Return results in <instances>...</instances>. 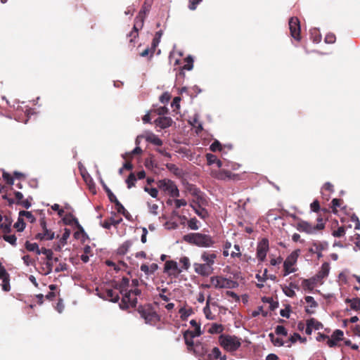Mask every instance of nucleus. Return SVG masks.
<instances>
[{
    "instance_id": "obj_1",
    "label": "nucleus",
    "mask_w": 360,
    "mask_h": 360,
    "mask_svg": "<svg viewBox=\"0 0 360 360\" xmlns=\"http://www.w3.org/2000/svg\"><path fill=\"white\" fill-rule=\"evenodd\" d=\"M182 240L190 245L204 248L213 247L215 243L210 235L202 233H190L184 235Z\"/></svg>"
},
{
    "instance_id": "obj_2",
    "label": "nucleus",
    "mask_w": 360,
    "mask_h": 360,
    "mask_svg": "<svg viewBox=\"0 0 360 360\" xmlns=\"http://www.w3.org/2000/svg\"><path fill=\"white\" fill-rule=\"evenodd\" d=\"M219 342L221 347L227 352H233L237 351L241 346L240 339L236 335L220 334Z\"/></svg>"
},
{
    "instance_id": "obj_3",
    "label": "nucleus",
    "mask_w": 360,
    "mask_h": 360,
    "mask_svg": "<svg viewBox=\"0 0 360 360\" xmlns=\"http://www.w3.org/2000/svg\"><path fill=\"white\" fill-rule=\"evenodd\" d=\"M300 250L299 249L294 250L287 257L283 262V276H287L291 273L296 271L295 269L291 268L297 260Z\"/></svg>"
},
{
    "instance_id": "obj_4",
    "label": "nucleus",
    "mask_w": 360,
    "mask_h": 360,
    "mask_svg": "<svg viewBox=\"0 0 360 360\" xmlns=\"http://www.w3.org/2000/svg\"><path fill=\"white\" fill-rule=\"evenodd\" d=\"M158 186L164 191H167L169 195L172 198H177L179 196V191L176 185L170 179L160 180L158 183Z\"/></svg>"
},
{
    "instance_id": "obj_5",
    "label": "nucleus",
    "mask_w": 360,
    "mask_h": 360,
    "mask_svg": "<svg viewBox=\"0 0 360 360\" xmlns=\"http://www.w3.org/2000/svg\"><path fill=\"white\" fill-rule=\"evenodd\" d=\"M324 227V224H317L316 226H312L310 223L304 220H300L296 225L298 231L308 234L315 233L316 231L323 229Z\"/></svg>"
},
{
    "instance_id": "obj_6",
    "label": "nucleus",
    "mask_w": 360,
    "mask_h": 360,
    "mask_svg": "<svg viewBox=\"0 0 360 360\" xmlns=\"http://www.w3.org/2000/svg\"><path fill=\"white\" fill-rule=\"evenodd\" d=\"M210 280L212 283L216 282L214 283L216 288H236L238 286V282L231 278L212 276Z\"/></svg>"
},
{
    "instance_id": "obj_7",
    "label": "nucleus",
    "mask_w": 360,
    "mask_h": 360,
    "mask_svg": "<svg viewBox=\"0 0 360 360\" xmlns=\"http://www.w3.org/2000/svg\"><path fill=\"white\" fill-rule=\"evenodd\" d=\"M269 248V240L266 238H263L258 243L257 247V257L259 262H262L265 260Z\"/></svg>"
},
{
    "instance_id": "obj_8",
    "label": "nucleus",
    "mask_w": 360,
    "mask_h": 360,
    "mask_svg": "<svg viewBox=\"0 0 360 360\" xmlns=\"http://www.w3.org/2000/svg\"><path fill=\"white\" fill-rule=\"evenodd\" d=\"M289 29L290 35L297 41H300V22L297 17H292L289 20Z\"/></svg>"
},
{
    "instance_id": "obj_9",
    "label": "nucleus",
    "mask_w": 360,
    "mask_h": 360,
    "mask_svg": "<svg viewBox=\"0 0 360 360\" xmlns=\"http://www.w3.org/2000/svg\"><path fill=\"white\" fill-rule=\"evenodd\" d=\"M194 271L195 272L201 276H210L214 271L212 266H210L206 265V264H200V263H194L193 264Z\"/></svg>"
},
{
    "instance_id": "obj_10",
    "label": "nucleus",
    "mask_w": 360,
    "mask_h": 360,
    "mask_svg": "<svg viewBox=\"0 0 360 360\" xmlns=\"http://www.w3.org/2000/svg\"><path fill=\"white\" fill-rule=\"evenodd\" d=\"M174 123L175 124L170 117L166 116H160L154 120L155 127L162 129L171 127Z\"/></svg>"
},
{
    "instance_id": "obj_11",
    "label": "nucleus",
    "mask_w": 360,
    "mask_h": 360,
    "mask_svg": "<svg viewBox=\"0 0 360 360\" xmlns=\"http://www.w3.org/2000/svg\"><path fill=\"white\" fill-rule=\"evenodd\" d=\"M98 295L99 297L113 303H117L120 300L119 294L115 292L112 289H106L104 292L98 293Z\"/></svg>"
},
{
    "instance_id": "obj_12",
    "label": "nucleus",
    "mask_w": 360,
    "mask_h": 360,
    "mask_svg": "<svg viewBox=\"0 0 360 360\" xmlns=\"http://www.w3.org/2000/svg\"><path fill=\"white\" fill-rule=\"evenodd\" d=\"M50 252V255L44 254L46 255V258L47 261L45 263L47 271L44 274V275L47 276L50 274L53 271V262H58L59 261V258L53 257V252L51 249H47Z\"/></svg>"
},
{
    "instance_id": "obj_13",
    "label": "nucleus",
    "mask_w": 360,
    "mask_h": 360,
    "mask_svg": "<svg viewBox=\"0 0 360 360\" xmlns=\"http://www.w3.org/2000/svg\"><path fill=\"white\" fill-rule=\"evenodd\" d=\"M344 333L340 329H336L331 335V338H328L327 345L330 347H335L338 345V342L343 340Z\"/></svg>"
},
{
    "instance_id": "obj_14",
    "label": "nucleus",
    "mask_w": 360,
    "mask_h": 360,
    "mask_svg": "<svg viewBox=\"0 0 360 360\" xmlns=\"http://www.w3.org/2000/svg\"><path fill=\"white\" fill-rule=\"evenodd\" d=\"M25 247L27 250H28L30 252H34L37 255L46 254V253H47V255H50V252L49 250H47V248H41L40 249L37 243H32L30 241L27 240L25 243Z\"/></svg>"
},
{
    "instance_id": "obj_15",
    "label": "nucleus",
    "mask_w": 360,
    "mask_h": 360,
    "mask_svg": "<svg viewBox=\"0 0 360 360\" xmlns=\"http://www.w3.org/2000/svg\"><path fill=\"white\" fill-rule=\"evenodd\" d=\"M70 234L71 231L69 229L65 228L59 241L53 245L54 250L58 252L61 251L62 248L67 244V240L69 238Z\"/></svg>"
},
{
    "instance_id": "obj_16",
    "label": "nucleus",
    "mask_w": 360,
    "mask_h": 360,
    "mask_svg": "<svg viewBox=\"0 0 360 360\" xmlns=\"http://www.w3.org/2000/svg\"><path fill=\"white\" fill-rule=\"evenodd\" d=\"M111 214H112V217H110L109 218V219L100 222V225L103 228L106 229H110L111 228V226H116L122 221V217H120L117 219H115L114 218V216L115 215V212H112Z\"/></svg>"
},
{
    "instance_id": "obj_17",
    "label": "nucleus",
    "mask_w": 360,
    "mask_h": 360,
    "mask_svg": "<svg viewBox=\"0 0 360 360\" xmlns=\"http://www.w3.org/2000/svg\"><path fill=\"white\" fill-rule=\"evenodd\" d=\"M330 272V264L328 262H324L322 264L321 269L319 272L315 275L316 278L320 281L326 277H327Z\"/></svg>"
},
{
    "instance_id": "obj_18",
    "label": "nucleus",
    "mask_w": 360,
    "mask_h": 360,
    "mask_svg": "<svg viewBox=\"0 0 360 360\" xmlns=\"http://www.w3.org/2000/svg\"><path fill=\"white\" fill-rule=\"evenodd\" d=\"M217 258V255L215 253L209 254L207 252H203L200 256L201 260H202L206 265L210 266H212L214 264V260Z\"/></svg>"
},
{
    "instance_id": "obj_19",
    "label": "nucleus",
    "mask_w": 360,
    "mask_h": 360,
    "mask_svg": "<svg viewBox=\"0 0 360 360\" xmlns=\"http://www.w3.org/2000/svg\"><path fill=\"white\" fill-rule=\"evenodd\" d=\"M133 242L131 240H127L124 241L122 245H120L117 249L116 253L118 255H124L127 254L132 246Z\"/></svg>"
},
{
    "instance_id": "obj_20",
    "label": "nucleus",
    "mask_w": 360,
    "mask_h": 360,
    "mask_svg": "<svg viewBox=\"0 0 360 360\" xmlns=\"http://www.w3.org/2000/svg\"><path fill=\"white\" fill-rule=\"evenodd\" d=\"M185 61L186 63L183 66L182 69L179 71V75L184 76V75H185V73L184 72V70L190 71L193 68L194 59L192 56L188 55L186 58Z\"/></svg>"
},
{
    "instance_id": "obj_21",
    "label": "nucleus",
    "mask_w": 360,
    "mask_h": 360,
    "mask_svg": "<svg viewBox=\"0 0 360 360\" xmlns=\"http://www.w3.org/2000/svg\"><path fill=\"white\" fill-rule=\"evenodd\" d=\"M169 270L176 271L178 273L182 271V269H179L177 262L174 260L167 261L165 264L164 271L168 272Z\"/></svg>"
},
{
    "instance_id": "obj_22",
    "label": "nucleus",
    "mask_w": 360,
    "mask_h": 360,
    "mask_svg": "<svg viewBox=\"0 0 360 360\" xmlns=\"http://www.w3.org/2000/svg\"><path fill=\"white\" fill-rule=\"evenodd\" d=\"M74 224L76 226L77 229H78V231H76L74 233V236L75 238H78V236L79 233L82 234L83 240H85L89 238L87 233L85 232L83 226L79 224L77 219H73Z\"/></svg>"
},
{
    "instance_id": "obj_23",
    "label": "nucleus",
    "mask_w": 360,
    "mask_h": 360,
    "mask_svg": "<svg viewBox=\"0 0 360 360\" xmlns=\"http://www.w3.org/2000/svg\"><path fill=\"white\" fill-rule=\"evenodd\" d=\"M318 281L319 280L314 276L310 278L304 279L302 282V285L304 288L312 290Z\"/></svg>"
},
{
    "instance_id": "obj_24",
    "label": "nucleus",
    "mask_w": 360,
    "mask_h": 360,
    "mask_svg": "<svg viewBox=\"0 0 360 360\" xmlns=\"http://www.w3.org/2000/svg\"><path fill=\"white\" fill-rule=\"evenodd\" d=\"M146 141L148 143H151L155 146H160L162 145V141L155 134L150 133L145 137Z\"/></svg>"
},
{
    "instance_id": "obj_25",
    "label": "nucleus",
    "mask_w": 360,
    "mask_h": 360,
    "mask_svg": "<svg viewBox=\"0 0 360 360\" xmlns=\"http://www.w3.org/2000/svg\"><path fill=\"white\" fill-rule=\"evenodd\" d=\"M4 222H2L3 224L1 226V229L3 230L4 233H9L12 231L11 226H12L13 220H12L11 217H8V216H4Z\"/></svg>"
},
{
    "instance_id": "obj_26",
    "label": "nucleus",
    "mask_w": 360,
    "mask_h": 360,
    "mask_svg": "<svg viewBox=\"0 0 360 360\" xmlns=\"http://www.w3.org/2000/svg\"><path fill=\"white\" fill-rule=\"evenodd\" d=\"M262 301L264 303L269 304V309L271 311H274L279 306V303L278 301H274L271 297H266L264 296L262 297Z\"/></svg>"
},
{
    "instance_id": "obj_27",
    "label": "nucleus",
    "mask_w": 360,
    "mask_h": 360,
    "mask_svg": "<svg viewBox=\"0 0 360 360\" xmlns=\"http://www.w3.org/2000/svg\"><path fill=\"white\" fill-rule=\"evenodd\" d=\"M224 326L222 324L214 323L209 328L208 333L210 334H222Z\"/></svg>"
},
{
    "instance_id": "obj_28",
    "label": "nucleus",
    "mask_w": 360,
    "mask_h": 360,
    "mask_svg": "<svg viewBox=\"0 0 360 360\" xmlns=\"http://www.w3.org/2000/svg\"><path fill=\"white\" fill-rule=\"evenodd\" d=\"M190 205L194 210L195 213L201 219H205L208 216L207 210L204 207H201L200 204H198V207H200V209L197 208L192 204H191Z\"/></svg>"
},
{
    "instance_id": "obj_29",
    "label": "nucleus",
    "mask_w": 360,
    "mask_h": 360,
    "mask_svg": "<svg viewBox=\"0 0 360 360\" xmlns=\"http://www.w3.org/2000/svg\"><path fill=\"white\" fill-rule=\"evenodd\" d=\"M296 288V285H295L292 283H290L289 286H285L284 288H283V292L287 297H293L295 295L294 288Z\"/></svg>"
},
{
    "instance_id": "obj_30",
    "label": "nucleus",
    "mask_w": 360,
    "mask_h": 360,
    "mask_svg": "<svg viewBox=\"0 0 360 360\" xmlns=\"http://www.w3.org/2000/svg\"><path fill=\"white\" fill-rule=\"evenodd\" d=\"M179 313L180 314V318L182 321H186L188 317L190 316L193 313L192 308H190L188 309H186L185 307H181L179 310Z\"/></svg>"
},
{
    "instance_id": "obj_31",
    "label": "nucleus",
    "mask_w": 360,
    "mask_h": 360,
    "mask_svg": "<svg viewBox=\"0 0 360 360\" xmlns=\"http://www.w3.org/2000/svg\"><path fill=\"white\" fill-rule=\"evenodd\" d=\"M138 312L140 314L141 317L145 319V317H146L148 314L152 311V309L150 307V306H143L140 305L138 307Z\"/></svg>"
},
{
    "instance_id": "obj_32",
    "label": "nucleus",
    "mask_w": 360,
    "mask_h": 360,
    "mask_svg": "<svg viewBox=\"0 0 360 360\" xmlns=\"http://www.w3.org/2000/svg\"><path fill=\"white\" fill-rule=\"evenodd\" d=\"M188 226L191 230L197 231L200 229V223L195 217H193L188 221Z\"/></svg>"
},
{
    "instance_id": "obj_33",
    "label": "nucleus",
    "mask_w": 360,
    "mask_h": 360,
    "mask_svg": "<svg viewBox=\"0 0 360 360\" xmlns=\"http://www.w3.org/2000/svg\"><path fill=\"white\" fill-rule=\"evenodd\" d=\"M18 231L22 232L26 227V223L22 217H18L17 221L13 225Z\"/></svg>"
},
{
    "instance_id": "obj_34",
    "label": "nucleus",
    "mask_w": 360,
    "mask_h": 360,
    "mask_svg": "<svg viewBox=\"0 0 360 360\" xmlns=\"http://www.w3.org/2000/svg\"><path fill=\"white\" fill-rule=\"evenodd\" d=\"M310 35L313 42L318 44L321 41V34L316 28L310 30Z\"/></svg>"
},
{
    "instance_id": "obj_35",
    "label": "nucleus",
    "mask_w": 360,
    "mask_h": 360,
    "mask_svg": "<svg viewBox=\"0 0 360 360\" xmlns=\"http://www.w3.org/2000/svg\"><path fill=\"white\" fill-rule=\"evenodd\" d=\"M129 285V279L127 277H123L122 281L115 285V288L117 290H122L123 288H127Z\"/></svg>"
},
{
    "instance_id": "obj_36",
    "label": "nucleus",
    "mask_w": 360,
    "mask_h": 360,
    "mask_svg": "<svg viewBox=\"0 0 360 360\" xmlns=\"http://www.w3.org/2000/svg\"><path fill=\"white\" fill-rule=\"evenodd\" d=\"M313 246L316 248V251H323L328 249V243L327 241L313 242Z\"/></svg>"
},
{
    "instance_id": "obj_37",
    "label": "nucleus",
    "mask_w": 360,
    "mask_h": 360,
    "mask_svg": "<svg viewBox=\"0 0 360 360\" xmlns=\"http://www.w3.org/2000/svg\"><path fill=\"white\" fill-rule=\"evenodd\" d=\"M158 318V315L157 314V313L152 310L150 312V314H148V315L146 317H145V323L146 324H151L153 322L157 321Z\"/></svg>"
},
{
    "instance_id": "obj_38",
    "label": "nucleus",
    "mask_w": 360,
    "mask_h": 360,
    "mask_svg": "<svg viewBox=\"0 0 360 360\" xmlns=\"http://www.w3.org/2000/svg\"><path fill=\"white\" fill-rule=\"evenodd\" d=\"M184 333L189 335L191 338V339H193L196 337L200 336L203 333V331L201 330V328H195L194 331L191 330H186L184 332Z\"/></svg>"
},
{
    "instance_id": "obj_39",
    "label": "nucleus",
    "mask_w": 360,
    "mask_h": 360,
    "mask_svg": "<svg viewBox=\"0 0 360 360\" xmlns=\"http://www.w3.org/2000/svg\"><path fill=\"white\" fill-rule=\"evenodd\" d=\"M221 354V350L219 349V348L217 347H214L212 350V353L207 354V360H211L212 357L216 359H218V358L220 357Z\"/></svg>"
},
{
    "instance_id": "obj_40",
    "label": "nucleus",
    "mask_w": 360,
    "mask_h": 360,
    "mask_svg": "<svg viewBox=\"0 0 360 360\" xmlns=\"http://www.w3.org/2000/svg\"><path fill=\"white\" fill-rule=\"evenodd\" d=\"M3 239L13 246H16L17 245V238L15 235H7V233H6L3 236Z\"/></svg>"
},
{
    "instance_id": "obj_41",
    "label": "nucleus",
    "mask_w": 360,
    "mask_h": 360,
    "mask_svg": "<svg viewBox=\"0 0 360 360\" xmlns=\"http://www.w3.org/2000/svg\"><path fill=\"white\" fill-rule=\"evenodd\" d=\"M73 219H77L72 213H68L63 218V221L65 225L71 226L74 224Z\"/></svg>"
},
{
    "instance_id": "obj_42",
    "label": "nucleus",
    "mask_w": 360,
    "mask_h": 360,
    "mask_svg": "<svg viewBox=\"0 0 360 360\" xmlns=\"http://www.w3.org/2000/svg\"><path fill=\"white\" fill-rule=\"evenodd\" d=\"M139 29L140 28L138 22H134L133 30L130 32V33L127 35L128 37H132L130 39V42H133L134 39H136L138 37V31Z\"/></svg>"
},
{
    "instance_id": "obj_43",
    "label": "nucleus",
    "mask_w": 360,
    "mask_h": 360,
    "mask_svg": "<svg viewBox=\"0 0 360 360\" xmlns=\"http://www.w3.org/2000/svg\"><path fill=\"white\" fill-rule=\"evenodd\" d=\"M126 184H127V188H131L134 186L135 182L136 181V178L134 173H131L126 179Z\"/></svg>"
},
{
    "instance_id": "obj_44",
    "label": "nucleus",
    "mask_w": 360,
    "mask_h": 360,
    "mask_svg": "<svg viewBox=\"0 0 360 360\" xmlns=\"http://www.w3.org/2000/svg\"><path fill=\"white\" fill-rule=\"evenodd\" d=\"M275 333L277 335L287 336L288 335V330H287V329L283 326L278 325L275 328Z\"/></svg>"
},
{
    "instance_id": "obj_45",
    "label": "nucleus",
    "mask_w": 360,
    "mask_h": 360,
    "mask_svg": "<svg viewBox=\"0 0 360 360\" xmlns=\"http://www.w3.org/2000/svg\"><path fill=\"white\" fill-rule=\"evenodd\" d=\"M183 336L185 340V344L188 346V349L191 352L193 348L195 347V343H194L193 339H191V337L188 338V335L186 333H184Z\"/></svg>"
},
{
    "instance_id": "obj_46",
    "label": "nucleus",
    "mask_w": 360,
    "mask_h": 360,
    "mask_svg": "<svg viewBox=\"0 0 360 360\" xmlns=\"http://www.w3.org/2000/svg\"><path fill=\"white\" fill-rule=\"evenodd\" d=\"M304 300L309 304L310 308H316L319 306L318 302L314 300L312 296H306Z\"/></svg>"
},
{
    "instance_id": "obj_47",
    "label": "nucleus",
    "mask_w": 360,
    "mask_h": 360,
    "mask_svg": "<svg viewBox=\"0 0 360 360\" xmlns=\"http://www.w3.org/2000/svg\"><path fill=\"white\" fill-rule=\"evenodd\" d=\"M210 150L212 152L221 151L222 149L221 144L218 140H214L210 146Z\"/></svg>"
},
{
    "instance_id": "obj_48",
    "label": "nucleus",
    "mask_w": 360,
    "mask_h": 360,
    "mask_svg": "<svg viewBox=\"0 0 360 360\" xmlns=\"http://www.w3.org/2000/svg\"><path fill=\"white\" fill-rule=\"evenodd\" d=\"M350 307L354 311L360 310V298H352V302L350 304Z\"/></svg>"
},
{
    "instance_id": "obj_49",
    "label": "nucleus",
    "mask_w": 360,
    "mask_h": 360,
    "mask_svg": "<svg viewBox=\"0 0 360 360\" xmlns=\"http://www.w3.org/2000/svg\"><path fill=\"white\" fill-rule=\"evenodd\" d=\"M144 191L147 192L152 198H156L158 195V191L156 188L144 187Z\"/></svg>"
},
{
    "instance_id": "obj_50",
    "label": "nucleus",
    "mask_w": 360,
    "mask_h": 360,
    "mask_svg": "<svg viewBox=\"0 0 360 360\" xmlns=\"http://www.w3.org/2000/svg\"><path fill=\"white\" fill-rule=\"evenodd\" d=\"M291 311V307L290 304H286L285 309H281L280 314L282 317L288 319Z\"/></svg>"
},
{
    "instance_id": "obj_51",
    "label": "nucleus",
    "mask_w": 360,
    "mask_h": 360,
    "mask_svg": "<svg viewBox=\"0 0 360 360\" xmlns=\"http://www.w3.org/2000/svg\"><path fill=\"white\" fill-rule=\"evenodd\" d=\"M171 98V95L168 91L164 92L159 98V101L164 104L169 103Z\"/></svg>"
},
{
    "instance_id": "obj_52",
    "label": "nucleus",
    "mask_w": 360,
    "mask_h": 360,
    "mask_svg": "<svg viewBox=\"0 0 360 360\" xmlns=\"http://www.w3.org/2000/svg\"><path fill=\"white\" fill-rule=\"evenodd\" d=\"M299 339H301V335L298 333H294L293 335L289 338L290 344L287 345L286 347H290L291 345L295 343Z\"/></svg>"
},
{
    "instance_id": "obj_53",
    "label": "nucleus",
    "mask_w": 360,
    "mask_h": 360,
    "mask_svg": "<svg viewBox=\"0 0 360 360\" xmlns=\"http://www.w3.org/2000/svg\"><path fill=\"white\" fill-rule=\"evenodd\" d=\"M3 179L8 185H13L14 184V178L11 176V175L6 172H4L2 174Z\"/></svg>"
},
{
    "instance_id": "obj_54",
    "label": "nucleus",
    "mask_w": 360,
    "mask_h": 360,
    "mask_svg": "<svg viewBox=\"0 0 360 360\" xmlns=\"http://www.w3.org/2000/svg\"><path fill=\"white\" fill-rule=\"evenodd\" d=\"M345 234V229L344 226H340L336 231L332 233V235L336 238H340Z\"/></svg>"
},
{
    "instance_id": "obj_55",
    "label": "nucleus",
    "mask_w": 360,
    "mask_h": 360,
    "mask_svg": "<svg viewBox=\"0 0 360 360\" xmlns=\"http://www.w3.org/2000/svg\"><path fill=\"white\" fill-rule=\"evenodd\" d=\"M180 263L182 264V268L184 270H188L191 266L189 258L187 257H183L180 259Z\"/></svg>"
},
{
    "instance_id": "obj_56",
    "label": "nucleus",
    "mask_w": 360,
    "mask_h": 360,
    "mask_svg": "<svg viewBox=\"0 0 360 360\" xmlns=\"http://www.w3.org/2000/svg\"><path fill=\"white\" fill-rule=\"evenodd\" d=\"M206 159H207V162L208 165H212L217 160V156L212 153H207Z\"/></svg>"
},
{
    "instance_id": "obj_57",
    "label": "nucleus",
    "mask_w": 360,
    "mask_h": 360,
    "mask_svg": "<svg viewBox=\"0 0 360 360\" xmlns=\"http://www.w3.org/2000/svg\"><path fill=\"white\" fill-rule=\"evenodd\" d=\"M308 320L314 321L311 324H312V328L314 329L315 330H318L322 329L323 328V325L320 321L315 319L314 318H310Z\"/></svg>"
},
{
    "instance_id": "obj_58",
    "label": "nucleus",
    "mask_w": 360,
    "mask_h": 360,
    "mask_svg": "<svg viewBox=\"0 0 360 360\" xmlns=\"http://www.w3.org/2000/svg\"><path fill=\"white\" fill-rule=\"evenodd\" d=\"M105 193L110 202L114 203L116 200H117V197L109 188H106Z\"/></svg>"
},
{
    "instance_id": "obj_59",
    "label": "nucleus",
    "mask_w": 360,
    "mask_h": 360,
    "mask_svg": "<svg viewBox=\"0 0 360 360\" xmlns=\"http://www.w3.org/2000/svg\"><path fill=\"white\" fill-rule=\"evenodd\" d=\"M31 200H32V196H28V198L24 200H21L18 205H22L26 209H29L32 206Z\"/></svg>"
},
{
    "instance_id": "obj_60",
    "label": "nucleus",
    "mask_w": 360,
    "mask_h": 360,
    "mask_svg": "<svg viewBox=\"0 0 360 360\" xmlns=\"http://www.w3.org/2000/svg\"><path fill=\"white\" fill-rule=\"evenodd\" d=\"M145 16L142 15V12H139L138 15L135 18L134 22H138L139 28H142L144 23Z\"/></svg>"
},
{
    "instance_id": "obj_61",
    "label": "nucleus",
    "mask_w": 360,
    "mask_h": 360,
    "mask_svg": "<svg viewBox=\"0 0 360 360\" xmlns=\"http://www.w3.org/2000/svg\"><path fill=\"white\" fill-rule=\"evenodd\" d=\"M43 233L45 234L46 240H51L55 238V233L50 229H45Z\"/></svg>"
},
{
    "instance_id": "obj_62",
    "label": "nucleus",
    "mask_w": 360,
    "mask_h": 360,
    "mask_svg": "<svg viewBox=\"0 0 360 360\" xmlns=\"http://www.w3.org/2000/svg\"><path fill=\"white\" fill-rule=\"evenodd\" d=\"M115 205V208H116V210L117 212L119 213V214H122L123 212H124L127 210L124 208V207L123 206V205L117 200H116L115 202H114Z\"/></svg>"
},
{
    "instance_id": "obj_63",
    "label": "nucleus",
    "mask_w": 360,
    "mask_h": 360,
    "mask_svg": "<svg viewBox=\"0 0 360 360\" xmlns=\"http://www.w3.org/2000/svg\"><path fill=\"white\" fill-rule=\"evenodd\" d=\"M22 259L23 260L24 264L26 266H31V265L32 266V265H34V264H35L34 260L32 259L29 255H24L22 257Z\"/></svg>"
},
{
    "instance_id": "obj_64",
    "label": "nucleus",
    "mask_w": 360,
    "mask_h": 360,
    "mask_svg": "<svg viewBox=\"0 0 360 360\" xmlns=\"http://www.w3.org/2000/svg\"><path fill=\"white\" fill-rule=\"evenodd\" d=\"M351 221L352 222H354V224H355L354 229L359 230L360 229V221L359 219V217L355 214H353L352 215Z\"/></svg>"
}]
</instances>
